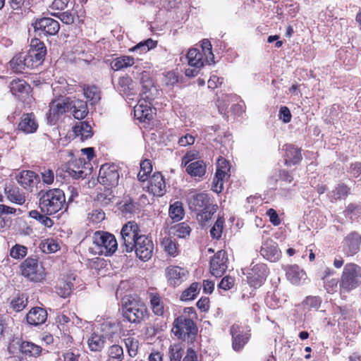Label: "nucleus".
I'll list each match as a JSON object with an SVG mask.
<instances>
[{
  "label": "nucleus",
  "mask_w": 361,
  "mask_h": 361,
  "mask_svg": "<svg viewBox=\"0 0 361 361\" xmlns=\"http://www.w3.org/2000/svg\"><path fill=\"white\" fill-rule=\"evenodd\" d=\"M188 204L191 210L198 212L197 219L202 226L212 219L218 209V206L212 203L209 195L205 192L191 195Z\"/></svg>",
  "instance_id": "1"
},
{
  "label": "nucleus",
  "mask_w": 361,
  "mask_h": 361,
  "mask_svg": "<svg viewBox=\"0 0 361 361\" xmlns=\"http://www.w3.org/2000/svg\"><path fill=\"white\" fill-rule=\"evenodd\" d=\"M39 207L42 212L47 215L54 214L60 210L67 209L64 192L59 188L39 192Z\"/></svg>",
  "instance_id": "2"
},
{
  "label": "nucleus",
  "mask_w": 361,
  "mask_h": 361,
  "mask_svg": "<svg viewBox=\"0 0 361 361\" xmlns=\"http://www.w3.org/2000/svg\"><path fill=\"white\" fill-rule=\"evenodd\" d=\"M124 321L139 324L147 317V308L145 303L134 298H126L121 307Z\"/></svg>",
  "instance_id": "3"
},
{
  "label": "nucleus",
  "mask_w": 361,
  "mask_h": 361,
  "mask_svg": "<svg viewBox=\"0 0 361 361\" xmlns=\"http://www.w3.org/2000/svg\"><path fill=\"white\" fill-rule=\"evenodd\" d=\"M361 285V267L354 263L346 264L343 268L339 288L341 293H349Z\"/></svg>",
  "instance_id": "4"
},
{
  "label": "nucleus",
  "mask_w": 361,
  "mask_h": 361,
  "mask_svg": "<svg viewBox=\"0 0 361 361\" xmlns=\"http://www.w3.org/2000/svg\"><path fill=\"white\" fill-rule=\"evenodd\" d=\"M172 331L179 339L192 343L197 334V328L192 319L181 315L173 322Z\"/></svg>",
  "instance_id": "5"
},
{
  "label": "nucleus",
  "mask_w": 361,
  "mask_h": 361,
  "mask_svg": "<svg viewBox=\"0 0 361 361\" xmlns=\"http://www.w3.org/2000/svg\"><path fill=\"white\" fill-rule=\"evenodd\" d=\"M93 244L95 252L105 256L114 254L118 247L115 236L108 232L98 231L93 235Z\"/></svg>",
  "instance_id": "6"
},
{
  "label": "nucleus",
  "mask_w": 361,
  "mask_h": 361,
  "mask_svg": "<svg viewBox=\"0 0 361 361\" xmlns=\"http://www.w3.org/2000/svg\"><path fill=\"white\" fill-rule=\"evenodd\" d=\"M121 248L123 252H130L133 250L135 241L140 236L138 225L135 221H128L125 224L121 231Z\"/></svg>",
  "instance_id": "7"
},
{
  "label": "nucleus",
  "mask_w": 361,
  "mask_h": 361,
  "mask_svg": "<svg viewBox=\"0 0 361 361\" xmlns=\"http://www.w3.org/2000/svg\"><path fill=\"white\" fill-rule=\"evenodd\" d=\"M72 99L70 97H62L53 100L49 104L47 114V121L51 125H54L61 116L72 109Z\"/></svg>",
  "instance_id": "8"
},
{
  "label": "nucleus",
  "mask_w": 361,
  "mask_h": 361,
  "mask_svg": "<svg viewBox=\"0 0 361 361\" xmlns=\"http://www.w3.org/2000/svg\"><path fill=\"white\" fill-rule=\"evenodd\" d=\"M22 275L30 281L39 282L45 277L44 269L37 259L27 258L20 265Z\"/></svg>",
  "instance_id": "9"
},
{
  "label": "nucleus",
  "mask_w": 361,
  "mask_h": 361,
  "mask_svg": "<svg viewBox=\"0 0 361 361\" xmlns=\"http://www.w3.org/2000/svg\"><path fill=\"white\" fill-rule=\"evenodd\" d=\"M97 179L99 183L106 188L116 187L119 180L118 166L108 164L102 165L99 169Z\"/></svg>",
  "instance_id": "10"
},
{
  "label": "nucleus",
  "mask_w": 361,
  "mask_h": 361,
  "mask_svg": "<svg viewBox=\"0 0 361 361\" xmlns=\"http://www.w3.org/2000/svg\"><path fill=\"white\" fill-rule=\"evenodd\" d=\"M136 256L142 261H148L152 256L154 243L151 238L142 235L138 236L133 247Z\"/></svg>",
  "instance_id": "11"
},
{
  "label": "nucleus",
  "mask_w": 361,
  "mask_h": 361,
  "mask_svg": "<svg viewBox=\"0 0 361 361\" xmlns=\"http://www.w3.org/2000/svg\"><path fill=\"white\" fill-rule=\"evenodd\" d=\"M32 26L39 35L43 34L45 36L55 35L60 29L59 22L51 18L36 19L32 23Z\"/></svg>",
  "instance_id": "12"
},
{
  "label": "nucleus",
  "mask_w": 361,
  "mask_h": 361,
  "mask_svg": "<svg viewBox=\"0 0 361 361\" xmlns=\"http://www.w3.org/2000/svg\"><path fill=\"white\" fill-rule=\"evenodd\" d=\"M268 273L269 271L266 264H257L247 272V283L251 287L255 288H259L265 281Z\"/></svg>",
  "instance_id": "13"
},
{
  "label": "nucleus",
  "mask_w": 361,
  "mask_h": 361,
  "mask_svg": "<svg viewBox=\"0 0 361 361\" xmlns=\"http://www.w3.org/2000/svg\"><path fill=\"white\" fill-rule=\"evenodd\" d=\"M228 165V162L224 159H218L217 169L212 185V190L216 193L222 191L224 180L230 176L228 173L229 171Z\"/></svg>",
  "instance_id": "14"
},
{
  "label": "nucleus",
  "mask_w": 361,
  "mask_h": 361,
  "mask_svg": "<svg viewBox=\"0 0 361 361\" xmlns=\"http://www.w3.org/2000/svg\"><path fill=\"white\" fill-rule=\"evenodd\" d=\"M227 254L225 250H221L218 251L211 259L210 272L215 277H221L226 271L227 266Z\"/></svg>",
  "instance_id": "15"
},
{
  "label": "nucleus",
  "mask_w": 361,
  "mask_h": 361,
  "mask_svg": "<svg viewBox=\"0 0 361 361\" xmlns=\"http://www.w3.org/2000/svg\"><path fill=\"white\" fill-rule=\"evenodd\" d=\"M230 332L232 336L233 349L236 352L240 351L250 339L249 331L245 330L239 325L233 324L231 327Z\"/></svg>",
  "instance_id": "16"
},
{
  "label": "nucleus",
  "mask_w": 361,
  "mask_h": 361,
  "mask_svg": "<svg viewBox=\"0 0 361 361\" xmlns=\"http://www.w3.org/2000/svg\"><path fill=\"white\" fill-rule=\"evenodd\" d=\"M167 283L173 288L180 286L185 281L188 275L186 269L178 266H169L165 269Z\"/></svg>",
  "instance_id": "17"
},
{
  "label": "nucleus",
  "mask_w": 361,
  "mask_h": 361,
  "mask_svg": "<svg viewBox=\"0 0 361 361\" xmlns=\"http://www.w3.org/2000/svg\"><path fill=\"white\" fill-rule=\"evenodd\" d=\"M151 99L152 97L150 95H146L145 97H142L134 107L135 116L140 121H149L152 118V111L150 107L151 103L147 101Z\"/></svg>",
  "instance_id": "18"
},
{
  "label": "nucleus",
  "mask_w": 361,
  "mask_h": 361,
  "mask_svg": "<svg viewBox=\"0 0 361 361\" xmlns=\"http://www.w3.org/2000/svg\"><path fill=\"white\" fill-rule=\"evenodd\" d=\"M361 235L353 231L343 240V251L347 256H353L360 250Z\"/></svg>",
  "instance_id": "19"
},
{
  "label": "nucleus",
  "mask_w": 361,
  "mask_h": 361,
  "mask_svg": "<svg viewBox=\"0 0 361 361\" xmlns=\"http://www.w3.org/2000/svg\"><path fill=\"white\" fill-rule=\"evenodd\" d=\"M30 57L32 58L38 66L41 65L47 54L44 44L39 39L35 38L31 40L30 49L27 51Z\"/></svg>",
  "instance_id": "20"
},
{
  "label": "nucleus",
  "mask_w": 361,
  "mask_h": 361,
  "mask_svg": "<svg viewBox=\"0 0 361 361\" xmlns=\"http://www.w3.org/2000/svg\"><path fill=\"white\" fill-rule=\"evenodd\" d=\"M260 252L264 258L270 262H276L281 257V251L277 243L270 238L262 243Z\"/></svg>",
  "instance_id": "21"
},
{
  "label": "nucleus",
  "mask_w": 361,
  "mask_h": 361,
  "mask_svg": "<svg viewBox=\"0 0 361 361\" xmlns=\"http://www.w3.org/2000/svg\"><path fill=\"white\" fill-rule=\"evenodd\" d=\"M148 190L155 196L161 197L166 192V183L160 172H155L149 179Z\"/></svg>",
  "instance_id": "22"
},
{
  "label": "nucleus",
  "mask_w": 361,
  "mask_h": 361,
  "mask_svg": "<svg viewBox=\"0 0 361 361\" xmlns=\"http://www.w3.org/2000/svg\"><path fill=\"white\" fill-rule=\"evenodd\" d=\"M64 168L65 173L74 179L84 178L87 175L84 171V161L80 159L68 163Z\"/></svg>",
  "instance_id": "23"
},
{
  "label": "nucleus",
  "mask_w": 361,
  "mask_h": 361,
  "mask_svg": "<svg viewBox=\"0 0 361 361\" xmlns=\"http://www.w3.org/2000/svg\"><path fill=\"white\" fill-rule=\"evenodd\" d=\"M47 318V311L42 307H34L27 314L26 319L29 324L38 326L44 323Z\"/></svg>",
  "instance_id": "24"
},
{
  "label": "nucleus",
  "mask_w": 361,
  "mask_h": 361,
  "mask_svg": "<svg viewBox=\"0 0 361 361\" xmlns=\"http://www.w3.org/2000/svg\"><path fill=\"white\" fill-rule=\"evenodd\" d=\"M285 165L291 166L298 164L302 160L301 149L292 145H285Z\"/></svg>",
  "instance_id": "25"
},
{
  "label": "nucleus",
  "mask_w": 361,
  "mask_h": 361,
  "mask_svg": "<svg viewBox=\"0 0 361 361\" xmlns=\"http://www.w3.org/2000/svg\"><path fill=\"white\" fill-rule=\"evenodd\" d=\"M38 128V124L35 121V116L33 114H24L21 117V121L18 124L19 130L26 134L35 133Z\"/></svg>",
  "instance_id": "26"
},
{
  "label": "nucleus",
  "mask_w": 361,
  "mask_h": 361,
  "mask_svg": "<svg viewBox=\"0 0 361 361\" xmlns=\"http://www.w3.org/2000/svg\"><path fill=\"white\" fill-rule=\"evenodd\" d=\"M17 180L24 188H28L38 183L39 177L32 171H23L17 177Z\"/></svg>",
  "instance_id": "27"
},
{
  "label": "nucleus",
  "mask_w": 361,
  "mask_h": 361,
  "mask_svg": "<svg viewBox=\"0 0 361 361\" xmlns=\"http://www.w3.org/2000/svg\"><path fill=\"white\" fill-rule=\"evenodd\" d=\"M75 279L71 276H67L66 278L59 281L56 288V293L62 298L68 297L73 289V280Z\"/></svg>",
  "instance_id": "28"
},
{
  "label": "nucleus",
  "mask_w": 361,
  "mask_h": 361,
  "mask_svg": "<svg viewBox=\"0 0 361 361\" xmlns=\"http://www.w3.org/2000/svg\"><path fill=\"white\" fill-rule=\"evenodd\" d=\"M75 137H80L83 141L91 137L93 135L92 127L87 121H80L78 123L73 129Z\"/></svg>",
  "instance_id": "29"
},
{
  "label": "nucleus",
  "mask_w": 361,
  "mask_h": 361,
  "mask_svg": "<svg viewBox=\"0 0 361 361\" xmlns=\"http://www.w3.org/2000/svg\"><path fill=\"white\" fill-rule=\"evenodd\" d=\"M135 63V59L130 56H121L113 59L110 63L111 68L115 71H121L131 67Z\"/></svg>",
  "instance_id": "30"
},
{
  "label": "nucleus",
  "mask_w": 361,
  "mask_h": 361,
  "mask_svg": "<svg viewBox=\"0 0 361 361\" xmlns=\"http://www.w3.org/2000/svg\"><path fill=\"white\" fill-rule=\"evenodd\" d=\"M19 350L22 354L28 357H37L41 355L42 348L32 342H20Z\"/></svg>",
  "instance_id": "31"
},
{
  "label": "nucleus",
  "mask_w": 361,
  "mask_h": 361,
  "mask_svg": "<svg viewBox=\"0 0 361 361\" xmlns=\"http://www.w3.org/2000/svg\"><path fill=\"white\" fill-rule=\"evenodd\" d=\"M287 279L293 284H298L301 280H305V272L297 265H293L286 269Z\"/></svg>",
  "instance_id": "32"
},
{
  "label": "nucleus",
  "mask_w": 361,
  "mask_h": 361,
  "mask_svg": "<svg viewBox=\"0 0 361 361\" xmlns=\"http://www.w3.org/2000/svg\"><path fill=\"white\" fill-rule=\"evenodd\" d=\"M206 164L202 160H197L186 166V172L191 176L202 177L206 173Z\"/></svg>",
  "instance_id": "33"
},
{
  "label": "nucleus",
  "mask_w": 361,
  "mask_h": 361,
  "mask_svg": "<svg viewBox=\"0 0 361 361\" xmlns=\"http://www.w3.org/2000/svg\"><path fill=\"white\" fill-rule=\"evenodd\" d=\"M73 115L75 118L83 119L88 114V109L86 102L82 100H72Z\"/></svg>",
  "instance_id": "34"
},
{
  "label": "nucleus",
  "mask_w": 361,
  "mask_h": 361,
  "mask_svg": "<svg viewBox=\"0 0 361 361\" xmlns=\"http://www.w3.org/2000/svg\"><path fill=\"white\" fill-rule=\"evenodd\" d=\"M106 338L103 335L93 333L87 341L88 346L92 351H100L104 347Z\"/></svg>",
  "instance_id": "35"
},
{
  "label": "nucleus",
  "mask_w": 361,
  "mask_h": 361,
  "mask_svg": "<svg viewBox=\"0 0 361 361\" xmlns=\"http://www.w3.org/2000/svg\"><path fill=\"white\" fill-rule=\"evenodd\" d=\"M186 58L190 66L196 68L203 66L202 54L197 49H190L186 55Z\"/></svg>",
  "instance_id": "36"
},
{
  "label": "nucleus",
  "mask_w": 361,
  "mask_h": 361,
  "mask_svg": "<svg viewBox=\"0 0 361 361\" xmlns=\"http://www.w3.org/2000/svg\"><path fill=\"white\" fill-rule=\"evenodd\" d=\"M30 85L24 80H13L10 83V90L13 94L18 93L27 94L30 91Z\"/></svg>",
  "instance_id": "37"
},
{
  "label": "nucleus",
  "mask_w": 361,
  "mask_h": 361,
  "mask_svg": "<svg viewBox=\"0 0 361 361\" xmlns=\"http://www.w3.org/2000/svg\"><path fill=\"white\" fill-rule=\"evenodd\" d=\"M85 97L90 102L91 104H97L101 99L100 91L97 86H87L83 89Z\"/></svg>",
  "instance_id": "38"
},
{
  "label": "nucleus",
  "mask_w": 361,
  "mask_h": 361,
  "mask_svg": "<svg viewBox=\"0 0 361 361\" xmlns=\"http://www.w3.org/2000/svg\"><path fill=\"white\" fill-rule=\"evenodd\" d=\"M150 304L153 312L157 315H162L164 313V304L159 294L151 293L149 294Z\"/></svg>",
  "instance_id": "39"
},
{
  "label": "nucleus",
  "mask_w": 361,
  "mask_h": 361,
  "mask_svg": "<svg viewBox=\"0 0 361 361\" xmlns=\"http://www.w3.org/2000/svg\"><path fill=\"white\" fill-rule=\"evenodd\" d=\"M157 44V41H154L152 39H147V40L140 42L133 47L130 48L129 51L133 52H139L140 54L146 53L151 49L156 47Z\"/></svg>",
  "instance_id": "40"
},
{
  "label": "nucleus",
  "mask_w": 361,
  "mask_h": 361,
  "mask_svg": "<svg viewBox=\"0 0 361 361\" xmlns=\"http://www.w3.org/2000/svg\"><path fill=\"white\" fill-rule=\"evenodd\" d=\"M140 84L142 85V93L140 95L142 97H145V96L148 95L147 93L151 91V89L154 85L153 81L151 79L149 73L143 71L141 73Z\"/></svg>",
  "instance_id": "41"
},
{
  "label": "nucleus",
  "mask_w": 361,
  "mask_h": 361,
  "mask_svg": "<svg viewBox=\"0 0 361 361\" xmlns=\"http://www.w3.org/2000/svg\"><path fill=\"white\" fill-rule=\"evenodd\" d=\"M349 193L350 188L344 183H340L331 192L330 197L333 200H337L345 198Z\"/></svg>",
  "instance_id": "42"
},
{
  "label": "nucleus",
  "mask_w": 361,
  "mask_h": 361,
  "mask_svg": "<svg viewBox=\"0 0 361 361\" xmlns=\"http://www.w3.org/2000/svg\"><path fill=\"white\" fill-rule=\"evenodd\" d=\"M27 295L25 293L18 294L11 301V307L16 312H20L27 305Z\"/></svg>",
  "instance_id": "43"
},
{
  "label": "nucleus",
  "mask_w": 361,
  "mask_h": 361,
  "mask_svg": "<svg viewBox=\"0 0 361 361\" xmlns=\"http://www.w3.org/2000/svg\"><path fill=\"white\" fill-rule=\"evenodd\" d=\"M184 215V210L182 207V203L176 202L171 204L169 208V216L174 221L181 220Z\"/></svg>",
  "instance_id": "44"
},
{
  "label": "nucleus",
  "mask_w": 361,
  "mask_h": 361,
  "mask_svg": "<svg viewBox=\"0 0 361 361\" xmlns=\"http://www.w3.org/2000/svg\"><path fill=\"white\" fill-rule=\"evenodd\" d=\"M128 353L130 357H135L137 354L139 341L135 338L129 336L123 339Z\"/></svg>",
  "instance_id": "45"
},
{
  "label": "nucleus",
  "mask_w": 361,
  "mask_h": 361,
  "mask_svg": "<svg viewBox=\"0 0 361 361\" xmlns=\"http://www.w3.org/2000/svg\"><path fill=\"white\" fill-rule=\"evenodd\" d=\"M10 66L16 73L23 72L25 70L24 53L16 54L9 62Z\"/></svg>",
  "instance_id": "46"
},
{
  "label": "nucleus",
  "mask_w": 361,
  "mask_h": 361,
  "mask_svg": "<svg viewBox=\"0 0 361 361\" xmlns=\"http://www.w3.org/2000/svg\"><path fill=\"white\" fill-rule=\"evenodd\" d=\"M152 165L149 159H145L140 163V170L137 173V178L140 181H145L148 175L152 172Z\"/></svg>",
  "instance_id": "47"
},
{
  "label": "nucleus",
  "mask_w": 361,
  "mask_h": 361,
  "mask_svg": "<svg viewBox=\"0 0 361 361\" xmlns=\"http://www.w3.org/2000/svg\"><path fill=\"white\" fill-rule=\"evenodd\" d=\"M200 287L197 283H192L180 295L181 300H191L199 293Z\"/></svg>",
  "instance_id": "48"
},
{
  "label": "nucleus",
  "mask_w": 361,
  "mask_h": 361,
  "mask_svg": "<svg viewBox=\"0 0 361 361\" xmlns=\"http://www.w3.org/2000/svg\"><path fill=\"white\" fill-rule=\"evenodd\" d=\"M29 215L31 218L38 221L43 226L50 228L53 226V221L48 217L46 214H42L37 210H32L30 212Z\"/></svg>",
  "instance_id": "49"
},
{
  "label": "nucleus",
  "mask_w": 361,
  "mask_h": 361,
  "mask_svg": "<svg viewBox=\"0 0 361 361\" xmlns=\"http://www.w3.org/2000/svg\"><path fill=\"white\" fill-rule=\"evenodd\" d=\"M345 215L352 220L357 219L361 216V205L355 203H350L345 210Z\"/></svg>",
  "instance_id": "50"
},
{
  "label": "nucleus",
  "mask_w": 361,
  "mask_h": 361,
  "mask_svg": "<svg viewBox=\"0 0 361 361\" xmlns=\"http://www.w3.org/2000/svg\"><path fill=\"white\" fill-rule=\"evenodd\" d=\"M109 356L111 361H122L123 359V350L118 345H113L109 349Z\"/></svg>",
  "instance_id": "51"
},
{
  "label": "nucleus",
  "mask_w": 361,
  "mask_h": 361,
  "mask_svg": "<svg viewBox=\"0 0 361 361\" xmlns=\"http://www.w3.org/2000/svg\"><path fill=\"white\" fill-rule=\"evenodd\" d=\"M114 195L109 188L105 190L103 192L97 194L96 200L102 206H106L112 202Z\"/></svg>",
  "instance_id": "52"
},
{
  "label": "nucleus",
  "mask_w": 361,
  "mask_h": 361,
  "mask_svg": "<svg viewBox=\"0 0 361 361\" xmlns=\"http://www.w3.org/2000/svg\"><path fill=\"white\" fill-rule=\"evenodd\" d=\"M164 250L170 255L175 256L177 253V247L174 240L171 238L165 237L161 241Z\"/></svg>",
  "instance_id": "53"
},
{
  "label": "nucleus",
  "mask_w": 361,
  "mask_h": 361,
  "mask_svg": "<svg viewBox=\"0 0 361 361\" xmlns=\"http://www.w3.org/2000/svg\"><path fill=\"white\" fill-rule=\"evenodd\" d=\"M224 220L219 217L210 230V235L213 238L219 239L221 236Z\"/></svg>",
  "instance_id": "54"
},
{
  "label": "nucleus",
  "mask_w": 361,
  "mask_h": 361,
  "mask_svg": "<svg viewBox=\"0 0 361 361\" xmlns=\"http://www.w3.org/2000/svg\"><path fill=\"white\" fill-rule=\"evenodd\" d=\"M174 233L179 238H185L188 235L191 231L190 227L185 222H182L173 227Z\"/></svg>",
  "instance_id": "55"
},
{
  "label": "nucleus",
  "mask_w": 361,
  "mask_h": 361,
  "mask_svg": "<svg viewBox=\"0 0 361 361\" xmlns=\"http://www.w3.org/2000/svg\"><path fill=\"white\" fill-rule=\"evenodd\" d=\"M183 353L184 350L179 345L171 346L169 348L170 361H180Z\"/></svg>",
  "instance_id": "56"
},
{
  "label": "nucleus",
  "mask_w": 361,
  "mask_h": 361,
  "mask_svg": "<svg viewBox=\"0 0 361 361\" xmlns=\"http://www.w3.org/2000/svg\"><path fill=\"white\" fill-rule=\"evenodd\" d=\"M202 49L209 63L214 62V56L212 51V44L208 39H204L202 42Z\"/></svg>",
  "instance_id": "57"
},
{
  "label": "nucleus",
  "mask_w": 361,
  "mask_h": 361,
  "mask_svg": "<svg viewBox=\"0 0 361 361\" xmlns=\"http://www.w3.org/2000/svg\"><path fill=\"white\" fill-rule=\"evenodd\" d=\"M27 253V248L20 245H16L12 247L10 252V255L15 259L23 258Z\"/></svg>",
  "instance_id": "58"
},
{
  "label": "nucleus",
  "mask_w": 361,
  "mask_h": 361,
  "mask_svg": "<svg viewBox=\"0 0 361 361\" xmlns=\"http://www.w3.org/2000/svg\"><path fill=\"white\" fill-rule=\"evenodd\" d=\"M53 16L60 19L62 23L66 25H71L74 22V16L70 11L54 13Z\"/></svg>",
  "instance_id": "59"
},
{
  "label": "nucleus",
  "mask_w": 361,
  "mask_h": 361,
  "mask_svg": "<svg viewBox=\"0 0 361 361\" xmlns=\"http://www.w3.org/2000/svg\"><path fill=\"white\" fill-rule=\"evenodd\" d=\"M198 152L197 151H190L187 152L182 158L181 166L186 167L191 161L198 159Z\"/></svg>",
  "instance_id": "60"
},
{
  "label": "nucleus",
  "mask_w": 361,
  "mask_h": 361,
  "mask_svg": "<svg viewBox=\"0 0 361 361\" xmlns=\"http://www.w3.org/2000/svg\"><path fill=\"white\" fill-rule=\"evenodd\" d=\"M348 172L352 177L361 180V162L350 164Z\"/></svg>",
  "instance_id": "61"
},
{
  "label": "nucleus",
  "mask_w": 361,
  "mask_h": 361,
  "mask_svg": "<svg viewBox=\"0 0 361 361\" xmlns=\"http://www.w3.org/2000/svg\"><path fill=\"white\" fill-rule=\"evenodd\" d=\"M195 137L191 134L187 133L181 136L178 141V143L181 147H186L194 144Z\"/></svg>",
  "instance_id": "62"
},
{
  "label": "nucleus",
  "mask_w": 361,
  "mask_h": 361,
  "mask_svg": "<svg viewBox=\"0 0 361 361\" xmlns=\"http://www.w3.org/2000/svg\"><path fill=\"white\" fill-rule=\"evenodd\" d=\"M234 279L229 276H224L219 284V288L225 290L231 289L234 284Z\"/></svg>",
  "instance_id": "63"
},
{
  "label": "nucleus",
  "mask_w": 361,
  "mask_h": 361,
  "mask_svg": "<svg viewBox=\"0 0 361 361\" xmlns=\"http://www.w3.org/2000/svg\"><path fill=\"white\" fill-rule=\"evenodd\" d=\"M279 118L283 121V123H288L291 121L292 115L287 106H281L279 109Z\"/></svg>",
  "instance_id": "64"
}]
</instances>
